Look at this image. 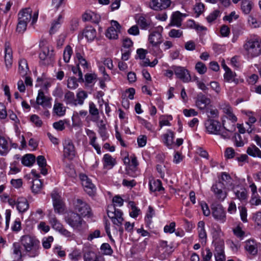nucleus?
<instances>
[{"mask_svg": "<svg viewBox=\"0 0 261 261\" xmlns=\"http://www.w3.org/2000/svg\"><path fill=\"white\" fill-rule=\"evenodd\" d=\"M20 241L28 256L35 257L39 254L40 241L35 236L30 234L23 235L21 237Z\"/></svg>", "mask_w": 261, "mask_h": 261, "instance_id": "nucleus-1", "label": "nucleus"}, {"mask_svg": "<svg viewBox=\"0 0 261 261\" xmlns=\"http://www.w3.org/2000/svg\"><path fill=\"white\" fill-rule=\"evenodd\" d=\"M244 54L249 58L257 57L261 54V39L257 36L247 39L244 45Z\"/></svg>", "mask_w": 261, "mask_h": 261, "instance_id": "nucleus-2", "label": "nucleus"}, {"mask_svg": "<svg viewBox=\"0 0 261 261\" xmlns=\"http://www.w3.org/2000/svg\"><path fill=\"white\" fill-rule=\"evenodd\" d=\"M163 28L158 26L148 36L149 48L156 56L162 53L160 46L163 42Z\"/></svg>", "mask_w": 261, "mask_h": 261, "instance_id": "nucleus-3", "label": "nucleus"}, {"mask_svg": "<svg viewBox=\"0 0 261 261\" xmlns=\"http://www.w3.org/2000/svg\"><path fill=\"white\" fill-rule=\"evenodd\" d=\"M65 221L74 230L78 232H83L88 228L87 223L81 216L73 212H70L67 214Z\"/></svg>", "mask_w": 261, "mask_h": 261, "instance_id": "nucleus-4", "label": "nucleus"}, {"mask_svg": "<svg viewBox=\"0 0 261 261\" xmlns=\"http://www.w3.org/2000/svg\"><path fill=\"white\" fill-rule=\"evenodd\" d=\"M52 98L49 94L46 88L38 90L36 97V103L43 109H49L51 107Z\"/></svg>", "mask_w": 261, "mask_h": 261, "instance_id": "nucleus-5", "label": "nucleus"}, {"mask_svg": "<svg viewBox=\"0 0 261 261\" xmlns=\"http://www.w3.org/2000/svg\"><path fill=\"white\" fill-rule=\"evenodd\" d=\"M242 181V179L237 177H231L226 172L221 173L219 176V180L216 183L221 184L222 187L227 188L228 190H231L233 187L239 184Z\"/></svg>", "mask_w": 261, "mask_h": 261, "instance_id": "nucleus-6", "label": "nucleus"}, {"mask_svg": "<svg viewBox=\"0 0 261 261\" xmlns=\"http://www.w3.org/2000/svg\"><path fill=\"white\" fill-rule=\"evenodd\" d=\"M73 212L83 217H91V208L85 202L81 199L74 201L73 204Z\"/></svg>", "mask_w": 261, "mask_h": 261, "instance_id": "nucleus-7", "label": "nucleus"}, {"mask_svg": "<svg viewBox=\"0 0 261 261\" xmlns=\"http://www.w3.org/2000/svg\"><path fill=\"white\" fill-rule=\"evenodd\" d=\"M63 156L69 160H72L77 156L75 147L73 141L69 139H65L63 141Z\"/></svg>", "mask_w": 261, "mask_h": 261, "instance_id": "nucleus-8", "label": "nucleus"}, {"mask_svg": "<svg viewBox=\"0 0 261 261\" xmlns=\"http://www.w3.org/2000/svg\"><path fill=\"white\" fill-rule=\"evenodd\" d=\"M107 214L114 224L121 226L124 221L122 212L116 209L112 205H109L107 208Z\"/></svg>", "mask_w": 261, "mask_h": 261, "instance_id": "nucleus-9", "label": "nucleus"}, {"mask_svg": "<svg viewBox=\"0 0 261 261\" xmlns=\"http://www.w3.org/2000/svg\"><path fill=\"white\" fill-rule=\"evenodd\" d=\"M32 13V11L30 8L22 10L18 14V20L27 23L31 20V24L33 25L37 20L38 12L35 11L33 14Z\"/></svg>", "mask_w": 261, "mask_h": 261, "instance_id": "nucleus-10", "label": "nucleus"}, {"mask_svg": "<svg viewBox=\"0 0 261 261\" xmlns=\"http://www.w3.org/2000/svg\"><path fill=\"white\" fill-rule=\"evenodd\" d=\"M51 197L55 212L59 214H63L65 211V206L61 198V193L54 190L51 193Z\"/></svg>", "mask_w": 261, "mask_h": 261, "instance_id": "nucleus-11", "label": "nucleus"}, {"mask_svg": "<svg viewBox=\"0 0 261 261\" xmlns=\"http://www.w3.org/2000/svg\"><path fill=\"white\" fill-rule=\"evenodd\" d=\"M40 46L41 49L39 54L40 59L45 61V63H49L52 61L54 57L53 47L43 42L40 44Z\"/></svg>", "mask_w": 261, "mask_h": 261, "instance_id": "nucleus-12", "label": "nucleus"}, {"mask_svg": "<svg viewBox=\"0 0 261 261\" xmlns=\"http://www.w3.org/2000/svg\"><path fill=\"white\" fill-rule=\"evenodd\" d=\"M174 5L171 0H150L149 3L150 8L154 11L172 9Z\"/></svg>", "mask_w": 261, "mask_h": 261, "instance_id": "nucleus-13", "label": "nucleus"}, {"mask_svg": "<svg viewBox=\"0 0 261 261\" xmlns=\"http://www.w3.org/2000/svg\"><path fill=\"white\" fill-rule=\"evenodd\" d=\"M111 26L108 28L106 32V36L109 39L116 40L118 35L121 33L122 27L117 21H111Z\"/></svg>", "mask_w": 261, "mask_h": 261, "instance_id": "nucleus-14", "label": "nucleus"}, {"mask_svg": "<svg viewBox=\"0 0 261 261\" xmlns=\"http://www.w3.org/2000/svg\"><path fill=\"white\" fill-rule=\"evenodd\" d=\"M159 252L162 259L168 257L174 250L173 244H169L166 241H161L159 243L158 247Z\"/></svg>", "mask_w": 261, "mask_h": 261, "instance_id": "nucleus-15", "label": "nucleus"}, {"mask_svg": "<svg viewBox=\"0 0 261 261\" xmlns=\"http://www.w3.org/2000/svg\"><path fill=\"white\" fill-rule=\"evenodd\" d=\"M172 69L176 76L184 83H188L191 80L189 71L186 68L180 66H173Z\"/></svg>", "mask_w": 261, "mask_h": 261, "instance_id": "nucleus-16", "label": "nucleus"}, {"mask_svg": "<svg viewBox=\"0 0 261 261\" xmlns=\"http://www.w3.org/2000/svg\"><path fill=\"white\" fill-rule=\"evenodd\" d=\"M244 181L245 179H242V181L239 184L235 185L231 189L236 198L241 201H246L248 198L247 191L243 186Z\"/></svg>", "mask_w": 261, "mask_h": 261, "instance_id": "nucleus-17", "label": "nucleus"}, {"mask_svg": "<svg viewBox=\"0 0 261 261\" xmlns=\"http://www.w3.org/2000/svg\"><path fill=\"white\" fill-rule=\"evenodd\" d=\"M212 214L217 221L224 223L226 220V212L221 204L213 205L212 207Z\"/></svg>", "mask_w": 261, "mask_h": 261, "instance_id": "nucleus-18", "label": "nucleus"}, {"mask_svg": "<svg viewBox=\"0 0 261 261\" xmlns=\"http://www.w3.org/2000/svg\"><path fill=\"white\" fill-rule=\"evenodd\" d=\"M211 99L201 94L198 95L195 100V106L204 113L208 112V108L211 106Z\"/></svg>", "mask_w": 261, "mask_h": 261, "instance_id": "nucleus-19", "label": "nucleus"}, {"mask_svg": "<svg viewBox=\"0 0 261 261\" xmlns=\"http://www.w3.org/2000/svg\"><path fill=\"white\" fill-rule=\"evenodd\" d=\"M228 190L227 188L222 187V184L216 182L212 187V191L220 201H223L227 197Z\"/></svg>", "mask_w": 261, "mask_h": 261, "instance_id": "nucleus-20", "label": "nucleus"}, {"mask_svg": "<svg viewBox=\"0 0 261 261\" xmlns=\"http://www.w3.org/2000/svg\"><path fill=\"white\" fill-rule=\"evenodd\" d=\"M80 177L86 192L90 196L93 195L95 193L96 188L91 179L85 174H81Z\"/></svg>", "mask_w": 261, "mask_h": 261, "instance_id": "nucleus-21", "label": "nucleus"}, {"mask_svg": "<svg viewBox=\"0 0 261 261\" xmlns=\"http://www.w3.org/2000/svg\"><path fill=\"white\" fill-rule=\"evenodd\" d=\"M186 17L185 14L182 13L179 11H175L172 12L170 18L169 26H174L180 27L181 25V22L184 18Z\"/></svg>", "mask_w": 261, "mask_h": 261, "instance_id": "nucleus-22", "label": "nucleus"}, {"mask_svg": "<svg viewBox=\"0 0 261 261\" xmlns=\"http://www.w3.org/2000/svg\"><path fill=\"white\" fill-rule=\"evenodd\" d=\"M205 128L209 134H215L219 133L221 130L220 123L216 120L209 119L205 122Z\"/></svg>", "mask_w": 261, "mask_h": 261, "instance_id": "nucleus-23", "label": "nucleus"}, {"mask_svg": "<svg viewBox=\"0 0 261 261\" xmlns=\"http://www.w3.org/2000/svg\"><path fill=\"white\" fill-rule=\"evenodd\" d=\"M213 237V244L214 245L224 244L223 240V232L220 227L213 228L211 230Z\"/></svg>", "mask_w": 261, "mask_h": 261, "instance_id": "nucleus-24", "label": "nucleus"}, {"mask_svg": "<svg viewBox=\"0 0 261 261\" xmlns=\"http://www.w3.org/2000/svg\"><path fill=\"white\" fill-rule=\"evenodd\" d=\"M222 67L225 71L224 74V79L225 81L228 83H234L238 84V80L236 79V74L232 72L231 70L225 64L224 62L222 63Z\"/></svg>", "mask_w": 261, "mask_h": 261, "instance_id": "nucleus-25", "label": "nucleus"}, {"mask_svg": "<svg viewBox=\"0 0 261 261\" xmlns=\"http://www.w3.org/2000/svg\"><path fill=\"white\" fill-rule=\"evenodd\" d=\"M86 133L89 139V144L95 149L98 154H101V148L96 142L97 137L95 133L89 129H86Z\"/></svg>", "mask_w": 261, "mask_h": 261, "instance_id": "nucleus-26", "label": "nucleus"}, {"mask_svg": "<svg viewBox=\"0 0 261 261\" xmlns=\"http://www.w3.org/2000/svg\"><path fill=\"white\" fill-rule=\"evenodd\" d=\"M136 22L142 30H147L151 25V21L143 15L137 14L134 16Z\"/></svg>", "mask_w": 261, "mask_h": 261, "instance_id": "nucleus-27", "label": "nucleus"}, {"mask_svg": "<svg viewBox=\"0 0 261 261\" xmlns=\"http://www.w3.org/2000/svg\"><path fill=\"white\" fill-rule=\"evenodd\" d=\"M258 244L253 239H249L245 242V250L250 254L255 255L258 252Z\"/></svg>", "mask_w": 261, "mask_h": 261, "instance_id": "nucleus-28", "label": "nucleus"}, {"mask_svg": "<svg viewBox=\"0 0 261 261\" xmlns=\"http://www.w3.org/2000/svg\"><path fill=\"white\" fill-rule=\"evenodd\" d=\"M82 19L84 21H90L93 23H98L100 19V17L99 15L93 11L87 10L83 14Z\"/></svg>", "mask_w": 261, "mask_h": 261, "instance_id": "nucleus-29", "label": "nucleus"}, {"mask_svg": "<svg viewBox=\"0 0 261 261\" xmlns=\"http://www.w3.org/2000/svg\"><path fill=\"white\" fill-rule=\"evenodd\" d=\"M5 63L8 70L10 69L13 64V53L11 47L8 44L5 47Z\"/></svg>", "mask_w": 261, "mask_h": 261, "instance_id": "nucleus-30", "label": "nucleus"}, {"mask_svg": "<svg viewBox=\"0 0 261 261\" xmlns=\"http://www.w3.org/2000/svg\"><path fill=\"white\" fill-rule=\"evenodd\" d=\"M174 134L170 129L162 136V142L169 149H171L174 143Z\"/></svg>", "mask_w": 261, "mask_h": 261, "instance_id": "nucleus-31", "label": "nucleus"}, {"mask_svg": "<svg viewBox=\"0 0 261 261\" xmlns=\"http://www.w3.org/2000/svg\"><path fill=\"white\" fill-rule=\"evenodd\" d=\"M82 35L88 41L91 42L96 38L97 33L94 28L88 26L83 30Z\"/></svg>", "mask_w": 261, "mask_h": 261, "instance_id": "nucleus-32", "label": "nucleus"}, {"mask_svg": "<svg viewBox=\"0 0 261 261\" xmlns=\"http://www.w3.org/2000/svg\"><path fill=\"white\" fill-rule=\"evenodd\" d=\"M214 256L216 261H225L226 257L224 252V244L214 245Z\"/></svg>", "mask_w": 261, "mask_h": 261, "instance_id": "nucleus-33", "label": "nucleus"}, {"mask_svg": "<svg viewBox=\"0 0 261 261\" xmlns=\"http://www.w3.org/2000/svg\"><path fill=\"white\" fill-rule=\"evenodd\" d=\"M103 168L107 170L112 169L116 164V160L109 153L103 155L102 159Z\"/></svg>", "mask_w": 261, "mask_h": 261, "instance_id": "nucleus-34", "label": "nucleus"}, {"mask_svg": "<svg viewBox=\"0 0 261 261\" xmlns=\"http://www.w3.org/2000/svg\"><path fill=\"white\" fill-rule=\"evenodd\" d=\"M87 114V112L85 110L74 111L71 118L73 125H80L81 124L82 119L85 118Z\"/></svg>", "mask_w": 261, "mask_h": 261, "instance_id": "nucleus-35", "label": "nucleus"}, {"mask_svg": "<svg viewBox=\"0 0 261 261\" xmlns=\"http://www.w3.org/2000/svg\"><path fill=\"white\" fill-rule=\"evenodd\" d=\"M205 223L204 221H200L198 223V231L200 242L203 244L206 242L207 234L205 230Z\"/></svg>", "mask_w": 261, "mask_h": 261, "instance_id": "nucleus-36", "label": "nucleus"}, {"mask_svg": "<svg viewBox=\"0 0 261 261\" xmlns=\"http://www.w3.org/2000/svg\"><path fill=\"white\" fill-rule=\"evenodd\" d=\"M29 208V204L26 198H18L16 201V208L19 213H23Z\"/></svg>", "mask_w": 261, "mask_h": 261, "instance_id": "nucleus-37", "label": "nucleus"}, {"mask_svg": "<svg viewBox=\"0 0 261 261\" xmlns=\"http://www.w3.org/2000/svg\"><path fill=\"white\" fill-rule=\"evenodd\" d=\"M222 122L223 127L226 130L230 132H234L236 130V122L233 121L232 119L229 118L222 117Z\"/></svg>", "mask_w": 261, "mask_h": 261, "instance_id": "nucleus-38", "label": "nucleus"}, {"mask_svg": "<svg viewBox=\"0 0 261 261\" xmlns=\"http://www.w3.org/2000/svg\"><path fill=\"white\" fill-rule=\"evenodd\" d=\"M74 62L76 66L81 65L83 68H88V63L84 57V55L81 53H76Z\"/></svg>", "mask_w": 261, "mask_h": 261, "instance_id": "nucleus-39", "label": "nucleus"}, {"mask_svg": "<svg viewBox=\"0 0 261 261\" xmlns=\"http://www.w3.org/2000/svg\"><path fill=\"white\" fill-rule=\"evenodd\" d=\"M88 97V93L86 91L79 89L76 94L75 102L76 106L83 105L85 100Z\"/></svg>", "mask_w": 261, "mask_h": 261, "instance_id": "nucleus-40", "label": "nucleus"}, {"mask_svg": "<svg viewBox=\"0 0 261 261\" xmlns=\"http://www.w3.org/2000/svg\"><path fill=\"white\" fill-rule=\"evenodd\" d=\"M29 71V69L26 60L24 59H20L18 66V72L20 75L24 76L27 74Z\"/></svg>", "mask_w": 261, "mask_h": 261, "instance_id": "nucleus-41", "label": "nucleus"}, {"mask_svg": "<svg viewBox=\"0 0 261 261\" xmlns=\"http://www.w3.org/2000/svg\"><path fill=\"white\" fill-rule=\"evenodd\" d=\"M128 207L129 208V216L133 218H136L141 213L140 210L137 207L133 201H129Z\"/></svg>", "mask_w": 261, "mask_h": 261, "instance_id": "nucleus-42", "label": "nucleus"}, {"mask_svg": "<svg viewBox=\"0 0 261 261\" xmlns=\"http://www.w3.org/2000/svg\"><path fill=\"white\" fill-rule=\"evenodd\" d=\"M37 163L39 167L40 168V172L43 175H45L47 173V170L45 168L46 166V161L44 156L39 155L37 158Z\"/></svg>", "mask_w": 261, "mask_h": 261, "instance_id": "nucleus-43", "label": "nucleus"}, {"mask_svg": "<svg viewBox=\"0 0 261 261\" xmlns=\"http://www.w3.org/2000/svg\"><path fill=\"white\" fill-rule=\"evenodd\" d=\"M35 156L32 154H27L21 158V163L25 166H32L35 162Z\"/></svg>", "mask_w": 261, "mask_h": 261, "instance_id": "nucleus-44", "label": "nucleus"}, {"mask_svg": "<svg viewBox=\"0 0 261 261\" xmlns=\"http://www.w3.org/2000/svg\"><path fill=\"white\" fill-rule=\"evenodd\" d=\"M53 111L57 116L62 117L65 114L66 108L61 103L55 102L53 108Z\"/></svg>", "mask_w": 261, "mask_h": 261, "instance_id": "nucleus-45", "label": "nucleus"}, {"mask_svg": "<svg viewBox=\"0 0 261 261\" xmlns=\"http://www.w3.org/2000/svg\"><path fill=\"white\" fill-rule=\"evenodd\" d=\"M9 151V147L7 140L0 136V154L6 155Z\"/></svg>", "mask_w": 261, "mask_h": 261, "instance_id": "nucleus-46", "label": "nucleus"}, {"mask_svg": "<svg viewBox=\"0 0 261 261\" xmlns=\"http://www.w3.org/2000/svg\"><path fill=\"white\" fill-rule=\"evenodd\" d=\"M42 183L39 179H34L32 180L31 190L33 193L38 194L41 191Z\"/></svg>", "mask_w": 261, "mask_h": 261, "instance_id": "nucleus-47", "label": "nucleus"}, {"mask_svg": "<svg viewBox=\"0 0 261 261\" xmlns=\"http://www.w3.org/2000/svg\"><path fill=\"white\" fill-rule=\"evenodd\" d=\"M64 101L67 105L76 106L74 94L70 91L67 92L64 95Z\"/></svg>", "mask_w": 261, "mask_h": 261, "instance_id": "nucleus-48", "label": "nucleus"}, {"mask_svg": "<svg viewBox=\"0 0 261 261\" xmlns=\"http://www.w3.org/2000/svg\"><path fill=\"white\" fill-rule=\"evenodd\" d=\"M45 214L41 208H37L35 211L31 213V219L35 221H38L42 219L44 217Z\"/></svg>", "mask_w": 261, "mask_h": 261, "instance_id": "nucleus-49", "label": "nucleus"}, {"mask_svg": "<svg viewBox=\"0 0 261 261\" xmlns=\"http://www.w3.org/2000/svg\"><path fill=\"white\" fill-rule=\"evenodd\" d=\"M224 113L225 114V116L223 117L229 118L232 119L233 121H237V117L233 114L232 109L229 105H225L222 108Z\"/></svg>", "mask_w": 261, "mask_h": 261, "instance_id": "nucleus-50", "label": "nucleus"}, {"mask_svg": "<svg viewBox=\"0 0 261 261\" xmlns=\"http://www.w3.org/2000/svg\"><path fill=\"white\" fill-rule=\"evenodd\" d=\"M247 153L253 157L261 159V151L254 145H252L247 148Z\"/></svg>", "mask_w": 261, "mask_h": 261, "instance_id": "nucleus-51", "label": "nucleus"}, {"mask_svg": "<svg viewBox=\"0 0 261 261\" xmlns=\"http://www.w3.org/2000/svg\"><path fill=\"white\" fill-rule=\"evenodd\" d=\"M253 7V3L249 0H242L241 4V9L243 12L245 14H248Z\"/></svg>", "mask_w": 261, "mask_h": 261, "instance_id": "nucleus-52", "label": "nucleus"}, {"mask_svg": "<svg viewBox=\"0 0 261 261\" xmlns=\"http://www.w3.org/2000/svg\"><path fill=\"white\" fill-rule=\"evenodd\" d=\"M150 189L151 191H159L162 189L161 181L159 179H151L149 181Z\"/></svg>", "mask_w": 261, "mask_h": 261, "instance_id": "nucleus-53", "label": "nucleus"}, {"mask_svg": "<svg viewBox=\"0 0 261 261\" xmlns=\"http://www.w3.org/2000/svg\"><path fill=\"white\" fill-rule=\"evenodd\" d=\"M96 254L91 249L87 250H84L83 259L84 261H93Z\"/></svg>", "mask_w": 261, "mask_h": 261, "instance_id": "nucleus-54", "label": "nucleus"}, {"mask_svg": "<svg viewBox=\"0 0 261 261\" xmlns=\"http://www.w3.org/2000/svg\"><path fill=\"white\" fill-rule=\"evenodd\" d=\"M172 116L171 115H164L162 116L160 118L159 124L161 127L164 126H170L171 124L170 121L172 120Z\"/></svg>", "mask_w": 261, "mask_h": 261, "instance_id": "nucleus-55", "label": "nucleus"}, {"mask_svg": "<svg viewBox=\"0 0 261 261\" xmlns=\"http://www.w3.org/2000/svg\"><path fill=\"white\" fill-rule=\"evenodd\" d=\"M49 223L53 228L59 232L64 228L62 224L56 218H51L49 220Z\"/></svg>", "mask_w": 261, "mask_h": 261, "instance_id": "nucleus-56", "label": "nucleus"}, {"mask_svg": "<svg viewBox=\"0 0 261 261\" xmlns=\"http://www.w3.org/2000/svg\"><path fill=\"white\" fill-rule=\"evenodd\" d=\"M73 51L70 46L67 45L65 47L63 53V59L66 63L69 62Z\"/></svg>", "mask_w": 261, "mask_h": 261, "instance_id": "nucleus-57", "label": "nucleus"}, {"mask_svg": "<svg viewBox=\"0 0 261 261\" xmlns=\"http://www.w3.org/2000/svg\"><path fill=\"white\" fill-rule=\"evenodd\" d=\"M82 255L81 251L74 249L68 254V257L71 261H79L81 258Z\"/></svg>", "mask_w": 261, "mask_h": 261, "instance_id": "nucleus-58", "label": "nucleus"}, {"mask_svg": "<svg viewBox=\"0 0 261 261\" xmlns=\"http://www.w3.org/2000/svg\"><path fill=\"white\" fill-rule=\"evenodd\" d=\"M100 250L102 254L105 255H111L113 250L111 246L108 243H103L100 246Z\"/></svg>", "mask_w": 261, "mask_h": 261, "instance_id": "nucleus-59", "label": "nucleus"}, {"mask_svg": "<svg viewBox=\"0 0 261 261\" xmlns=\"http://www.w3.org/2000/svg\"><path fill=\"white\" fill-rule=\"evenodd\" d=\"M37 229L41 233H46L50 230V227L45 222L41 221L39 223L37 226Z\"/></svg>", "mask_w": 261, "mask_h": 261, "instance_id": "nucleus-60", "label": "nucleus"}, {"mask_svg": "<svg viewBox=\"0 0 261 261\" xmlns=\"http://www.w3.org/2000/svg\"><path fill=\"white\" fill-rule=\"evenodd\" d=\"M233 132H234L229 131L228 130L224 129V127H221V130L219 131V133L217 135H220L223 139H228L232 137L234 134Z\"/></svg>", "mask_w": 261, "mask_h": 261, "instance_id": "nucleus-61", "label": "nucleus"}, {"mask_svg": "<svg viewBox=\"0 0 261 261\" xmlns=\"http://www.w3.org/2000/svg\"><path fill=\"white\" fill-rule=\"evenodd\" d=\"M13 254L14 258L19 259L21 257V251L18 243H15L13 245Z\"/></svg>", "mask_w": 261, "mask_h": 261, "instance_id": "nucleus-62", "label": "nucleus"}, {"mask_svg": "<svg viewBox=\"0 0 261 261\" xmlns=\"http://www.w3.org/2000/svg\"><path fill=\"white\" fill-rule=\"evenodd\" d=\"M221 12L218 10H215L211 12L206 17V19L208 22H212L215 21L218 17H220Z\"/></svg>", "mask_w": 261, "mask_h": 261, "instance_id": "nucleus-63", "label": "nucleus"}, {"mask_svg": "<svg viewBox=\"0 0 261 261\" xmlns=\"http://www.w3.org/2000/svg\"><path fill=\"white\" fill-rule=\"evenodd\" d=\"M67 87L70 89H75L79 86L78 81L74 77H70L67 80Z\"/></svg>", "mask_w": 261, "mask_h": 261, "instance_id": "nucleus-64", "label": "nucleus"}]
</instances>
